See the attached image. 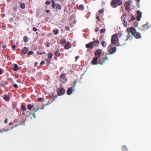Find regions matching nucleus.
Masks as SVG:
<instances>
[{"label": "nucleus", "instance_id": "f257e3e1", "mask_svg": "<svg viewBox=\"0 0 151 151\" xmlns=\"http://www.w3.org/2000/svg\"><path fill=\"white\" fill-rule=\"evenodd\" d=\"M102 51V50L100 49H98L96 50L95 53V56L93 58L91 62L92 65H102L105 63L106 61L109 60V58L107 56V53L105 54V56L101 59V56Z\"/></svg>", "mask_w": 151, "mask_h": 151}, {"label": "nucleus", "instance_id": "f03ea898", "mask_svg": "<svg viewBox=\"0 0 151 151\" xmlns=\"http://www.w3.org/2000/svg\"><path fill=\"white\" fill-rule=\"evenodd\" d=\"M126 31L129 34L131 32L132 36L136 39H140L142 37L140 34L137 32L135 29L133 27L131 28L128 27L126 30Z\"/></svg>", "mask_w": 151, "mask_h": 151}, {"label": "nucleus", "instance_id": "7ed1b4c3", "mask_svg": "<svg viewBox=\"0 0 151 151\" xmlns=\"http://www.w3.org/2000/svg\"><path fill=\"white\" fill-rule=\"evenodd\" d=\"M122 35L121 33L116 34L114 35L111 37V44H116L118 40V37H120Z\"/></svg>", "mask_w": 151, "mask_h": 151}, {"label": "nucleus", "instance_id": "20e7f679", "mask_svg": "<svg viewBox=\"0 0 151 151\" xmlns=\"http://www.w3.org/2000/svg\"><path fill=\"white\" fill-rule=\"evenodd\" d=\"M122 4V2L121 0H112L111 3V6L114 8Z\"/></svg>", "mask_w": 151, "mask_h": 151}, {"label": "nucleus", "instance_id": "39448f33", "mask_svg": "<svg viewBox=\"0 0 151 151\" xmlns=\"http://www.w3.org/2000/svg\"><path fill=\"white\" fill-rule=\"evenodd\" d=\"M65 73H63L60 76L59 80L61 83L63 84L65 83L67 81V79L65 77Z\"/></svg>", "mask_w": 151, "mask_h": 151}, {"label": "nucleus", "instance_id": "423d86ee", "mask_svg": "<svg viewBox=\"0 0 151 151\" xmlns=\"http://www.w3.org/2000/svg\"><path fill=\"white\" fill-rule=\"evenodd\" d=\"M108 51L109 52V55L112 54L114 53L116 50V47H112L110 45L107 48Z\"/></svg>", "mask_w": 151, "mask_h": 151}, {"label": "nucleus", "instance_id": "0eeeda50", "mask_svg": "<svg viewBox=\"0 0 151 151\" xmlns=\"http://www.w3.org/2000/svg\"><path fill=\"white\" fill-rule=\"evenodd\" d=\"M65 90L63 88H59L57 91V95H56L55 98H56L58 96L63 95L65 93Z\"/></svg>", "mask_w": 151, "mask_h": 151}, {"label": "nucleus", "instance_id": "6e6552de", "mask_svg": "<svg viewBox=\"0 0 151 151\" xmlns=\"http://www.w3.org/2000/svg\"><path fill=\"white\" fill-rule=\"evenodd\" d=\"M137 13L138 14V16L137 17V20L139 21L140 20V19L142 17V13L139 10H137Z\"/></svg>", "mask_w": 151, "mask_h": 151}, {"label": "nucleus", "instance_id": "1a4fd4ad", "mask_svg": "<svg viewBox=\"0 0 151 151\" xmlns=\"http://www.w3.org/2000/svg\"><path fill=\"white\" fill-rule=\"evenodd\" d=\"M71 47V43L69 42H68L65 44V45L64 47V48L65 49H68L69 48H70Z\"/></svg>", "mask_w": 151, "mask_h": 151}, {"label": "nucleus", "instance_id": "9d476101", "mask_svg": "<svg viewBox=\"0 0 151 151\" xmlns=\"http://www.w3.org/2000/svg\"><path fill=\"white\" fill-rule=\"evenodd\" d=\"M74 88L73 87L69 88L67 91V93L68 95H70L72 94Z\"/></svg>", "mask_w": 151, "mask_h": 151}, {"label": "nucleus", "instance_id": "9b49d317", "mask_svg": "<svg viewBox=\"0 0 151 151\" xmlns=\"http://www.w3.org/2000/svg\"><path fill=\"white\" fill-rule=\"evenodd\" d=\"M86 47L87 48L92 49L93 47V46L92 42H90L88 44L86 45Z\"/></svg>", "mask_w": 151, "mask_h": 151}, {"label": "nucleus", "instance_id": "f8f14e48", "mask_svg": "<svg viewBox=\"0 0 151 151\" xmlns=\"http://www.w3.org/2000/svg\"><path fill=\"white\" fill-rule=\"evenodd\" d=\"M28 50L27 47H23L21 50V51L24 54H27L28 52Z\"/></svg>", "mask_w": 151, "mask_h": 151}, {"label": "nucleus", "instance_id": "ddd939ff", "mask_svg": "<svg viewBox=\"0 0 151 151\" xmlns=\"http://www.w3.org/2000/svg\"><path fill=\"white\" fill-rule=\"evenodd\" d=\"M93 45H94L95 46H98L99 43V41L98 40H94L92 42Z\"/></svg>", "mask_w": 151, "mask_h": 151}, {"label": "nucleus", "instance_id": "4468645a", "mask_svg": "<svg viewBox=\"0 0 151 151\" xmlns=\"http://www.w3.org/2000/svg\"><path fill=\"white\" fill-rule=\"evenodd\" d=\"M52 53L50 52L48 53L47 55V57L48 58V59H46L45 60L47 61H49L52 58Z\"/></svg>", "mask_w": 151, "mask_h": 151}, {"label": "nucleus", "instance_id": "2eb2a0df", "mask_svg": "<svg viewBox=\"0 0 151 151\" xmlns=\"http://www.w3.org/2000/svg\"><path fill=\"white\" fill-rule=\"evenodd\" d=\"M101 42V45L103 47H105L106 46L107 43L106 41L102 40Z\"/></svg>", "mask_w": 151, "mask_h": 151}, {"label": "nucleus", "instance_id": "dca6fc26", "mask_svg": "<svg viewBox=\"0 0 151 151\" xmlns=\"http://www.w3.org/2000/svg\"><path fill=\"white\" fill-rule=\"evenodd\" d=\"M13 70L14 71H17L18 70V65L17 64H14V65Z\"/></svg>", "mask_w": 151, "mask_h": 151}, {"label": "nucleus", "instance_id": "f3484780", "mask_svg": "<svg viewBox=\"0 0 151 151\" xmlns=\"http://www.w3.org/2000/svg\"><path fill=\"white\" fill-rule=\"evenodd\" d=\"M9 130V129L8 128L6 129L4 128V129H0V133H2L3 132H7Z\"/></svg>", "mask_w": 151, "mask_h": 151}, {"label": "nucleus", "instance_id": "a211bd4d", "mask_svg": "<svg viewBox=\"0 0 151 151\" xmlns=\"http://www.w3.org/2000/svg\"><path fill=\"white\" fill-rule=\"evenodd\" d=\"M10 98L9 96L7 95L4 96V99L6 101H9L10 100Z\"/></svg>", "mask_w": 151, "mask_h": 151}, {"label": "nucleus", "instance_id": "6ab92c4d", "mask_svg": "<svg viewBox=\"0 0 151 151\" xmlns=\"http://www.w3.org/2000/svg\"><path fill=\"white\" fill-rule=\"evenodd\" d=\"M55 8L57 10H61L62 9V6L58 4H56Z\"/></svg>", "mask_w": 151, "mask_h": 151}, {"label": "nucleus", "instance_id": "aec40b11", "mask_svg": "<svg viewBox=\"0 0 151 151\" xmlns=\"http://www.w3.org/2000/svg\"><path fill=\"white\" fill-rule=\"evenodd\" d=\"M52 8L53 9L55 8L56 4H55L54 0H52Z\"/></svg>", "mask_w": 151, "mask_h": 151}, {"label": "nucleus", "instance_id": "412c9836", "mask_svg": "<svg viewBox=\"0 0 151 151\" xmlns=\"http://www.w3.org/2000/svg\"><path fill=\"white\" fill-rule=\"evenodd\" d=\"M20 108L21 110L23 111H25L27 110V108H26L25 106L23 105H21Z\"/></svg>", "mask_w": 151, "mask_h": 151}, {"label": "nucleus", "instance_id": "4be33fe9", "mask_svg": "<svg viewBox=\"0 0 151 151\" xmlns=\"http://www.w3.org/2000/svg\"><path fill=\"white\" fill-rule=\"evenodd\" d=\"M122 151H128L127 147L125 145H123L122 147Z\"/></svg>", "mask_w": 151, "mask_h": 151}, {"label": "nucleus", "instance_id": "5701e85b", "mask_svg": "<svg viewBox=\"0 0 151 151\" xmlns=\"http://www.w3.org/2000/svg\"><path fill=\"white\" fill-rule=\"evenodd\" d=\"M60 53L58 50L55 51V55L57 57H58L60 55Z\"/></svg>", "mask_w": 151, "mask_h": 151}, {"label": "nucleus", "instance_id": "b1692460", "mask_svg": "<svg viewBox=\"0 0 151 151\" xmlns=\"http://www.w3.org/2000/svg\"><path fill=\"white\" fill-rule=\"evenodd\" d=\"M150 26H148V24L147 23L146 24H145L142 25V27L144 28H146L147 29L148 28L150 27Z\"/></svg>", "mask_w": 151, "mask_h": 151}, {"label": "nucleus", "instance_id": "393cba45", "mask_svg": "<svg viewBox=\"0 0 151 151\" xmlns=\"http://www.w3.org/2000/svg\"><path fill=\"white\" fill-rule=\"evenodd\" d=\"M66 42V40L65 39H61L60 40V43L63 45Z\"/></svg>", "mask_w": 151, "mask_h": 151}, {"label": "nucleus", "instance_id": "a878e982", "mask_svg": "<svg viewBox=\"0 0 151 151\" xmlns=\"http://www.w3.org/2000/svg\"><path fill=\"white\" fill-rule=\"evenodd\" d=\"M53 32H54L55 35H56L58 34V30L57 29L55 28L53 30Z\"/></svg>", "mask_w": 151, "mask_h": 151}, {"label": "nucleus", "instance_id": "bb28decb", "mask_svg": "<svg viewBox=\"0 0 151 151\" xmlns=\"http://www.w3.org/2000/svg\"><path fill=\"white\" fill-rule=\"evenodd\" d=\"M135 18L134 16H133L129 20L128 23H130L131 22L134 20H135Z\"/></svg>", "mask_w": 151, "mask_h": 151}, {"label": "nucleus", "instance_id": "cd10ccee", "mask_svg": "<svg viewBox=\"0 0 151 151\" xmlns=\"http://www.w3.org/2000/svg\"><path fill=\"white\" fill-rule=\"evenodd\" d=\"M122 22H123L124 27H127V22L125 20Z\"/></svg>", "mask_w": 151, "mask_h": 151}, {"label": "nucleus", "instance_id": "c85d7f7f", "mask_svg": "<svg viewBox=\"0 0 151 151\" xmlns=\"http://www.w3.org/2000/svg\"><path fill=\"white\" fill-rule=\"evenodd\" d=\"M34 107V105L30 104H29L27 106V108L29 110H31L32 108Z\"/></svg>", "mask_w": 151, "mask_h": 151}, {"label": "nucleus", "instance_id": "c756f323", "mask_svg": "<svg viewBox=\"0 0 151 151\" xmlns=\"http://www.w3.org/2000/svg\"><path fill=\"white\" fill-rule=\"evenodd\" d=\"M131 2L129 1H127L124 4L125 6H129L130 5Z\"/></svg>", "mask_w": 151, "mask_h": 151}, {"label": "nucleus", "instance_id": "7c9ffc66", "mask_svg": "<svg viewBox=\"0 0 151 151\" xmlns=\"http://www.w3.org/2000/svg\"><path fill=\"white\" fill-rule=\"evenodd\" d=\"M79 10H83L84 9V6L83 5H80L78 7Z\"/></svg>", "mask_w": 151, "mask_h": 151}, {"label": "nucleus", "instance_id": "2f4dec72", "mask_svg": "<svg viewBox=\"0 0 151 151\" xmlns=\"http://www.w3.org/2000/svg\"><path fill=\"white\" fill-rule=\"evenodd\" d=\"M23 41L25 42H27L28 41V38L26 36H24L23 38Z\"/></svg>", "mask_w": 151, "mask_h": 151}, {"label": "nucleus", "instance_id": "473e14b6", "mask_svg": "<svg viewBox=\"0 0 151 151\" xmlns=\"http://www.w3.org/2000/svg\"><path fill=\"white\" fill-rule=\"evenodd\" d=\"M20 7L22 9H24L25 8V6L24 4L21 3L20 4Z\"/></svg>", "mask_w": 151, "mask_h": 151}, {"label": "nucleus", "instance_id": "72a5a7b5", "mask_svg": "<svg viewBox=\"0 0 151 151\" xmlns=\"http://www.w3.org/2000/svg\"><path fill=\"white\" fill-rule=\"evenodd\" d=\"M104 9H102L101 10H100L98 12H99L100 13L103 14L104 12Z\"/></svg>", "mask_w": 151, "mask_h": 151}, {"label": "nucleus", "instance_id": "f704fd0d", "mask_svg": "<svg viewBox=\"0 0 151 151\" xmlns=\"http://www.w3.org/2000/svg\"><path fill=\"white\" fill-rule=\"evenodd\" d=\"M106 30L105 29H102L100 30V33H104L105 32Z\"/></svg>", "mask_w": 151, "mask_h": 151}, {"label": "nucleus", "instance_id": "c9c22d12", "mask_svg": "<svg viewBox=\"0 0 151 151\" xmlns=\"http://www.w3.org/2000/svg\"><path fill=\"white\" fill-rule=\"evenodd\" d=\"M45 51H43L42 52H40L39 51H37V53L39 54L40 55H41L43 54H45Z\"/></svg>", "mask_w": 151, "mask_h": 151}, {"label": "nucleus", "instance_id": "e433bc0d", "mask_svg": "<svg viewBox=\"0 0 151 151\" xmlns=\"http://www.w3.org/2000/svg\"><path fill=\"white\" fill-rule=\"evenodd\" d=\"M121 19L122 22L125 20L124 19V14L121 17Z\"/></svg>", "mask_w": 151, "mask_h": 151}, {"label": "nucleus", "instance_id": "4c0bfd02", "mask_svg": "<svg viewBox=\"0 0 151 151\" xmlns=\"http://www.w3.org/2000/svg\"><path fill=\"white\" fill-rule=\"evenodd\" d=\"M33 52L32 51H30L28 53V55H30L32 54H33Z\"/></svg>", "mask_w": 151, "mask_h": 151}, {"label": "nucleus", "instance_id": "58836bf2", "mask_svg": "<svg viewBox=\"0 0 151 151\" xmlns=\"http://www.w3.org/2000/svg\"><path fill=\"white\" fill-rule=\"evenodd\" d=\"M125 9L127 11H129L130 10L129 6H125Z\"/></svg>", "mask_w": 151, "mask_h": 151}, {"label": "nucleus", "instance_id": "ea45409f", "mask_svg": "<svg viewBox=\"0 0 151 151\" xmlns=\"http://www.w3.org/2000/svg\"><path fill=\"white\" fill-rule=\"evenodd\" d=\"M96 19L97 20H98L99 21H100V17L99 16L96 15Z\"/></svg>", "mask_w": 151, "mask_h": 151}, {"label": "nucleus", "instance_id": "a19ab883", "mask_svg": "<svg viewBox=\"0 0 151 151\" xmlns=\"http://www.w3.org/2000/svg\"><path fill=\"white\" fill-rule=\"evenodd\" d=\"M65 29L66 30H68L69 29V27L68 26H66L65 27Z\"/></svg>", "mask_w": 151, "mask_h": 151}, {"label": "nucleus", "instance_id": "79ce46f5", "mask_svg": "<svg viewBox=\"0 0 151 151\" xmlns=\"http://www.w3.org/2000/svg\"><path fill=\"white\" fill-rule=\"evenodd\" d=\"M46 4H50L51 3V2L48 1H47L45 3Z\"/></svg>", "mask_w": 151, "mask_h": 151}, {"label": "nucleus", "instance_id": "37998d69", "mask_svg": "<svg viewBox=\"0 0 151 151\" xmlns=\"http://www.w3.org/2000/svg\"><path fill=\"white\" fill-rule=\"evenodd\" d=\"M12 47L13 49V50H14L15 48V45H14L12 46Z\"/></svg>", "mask_w": 151, "mask_h": 151}, {"label": "nucleus", "instance_id": "c03bdc74", "mask_svg": "<svg viewBox=\"0 0 151 151\" xmlns=\"http://www.w3.org/2000/svg\"><path fill=\"white\" fill-rule=\"evenodd\" d=\"M16 107V105L14 104H13L12 108L13 109H15Z\"/></svg>", "mask_w": 151, "mask_h": 151}, {"label": "nucleus", "instance_id": "a18cd8bd", "mask_svg": "<svg viewBox=\"0 0 151 151\" xmlns=\"http://www.w3.org/2000/svg\"><path fill=\"white\" fill-rule=\"evenodd\" d=\"M33 30L35 32H36L37 31V29L35 27H33Z\"/></svg>", "mask_w": 151, "mask_h": 151}, {"label": "nucleus", "instance_id": "49530a36", "mask_svg": "<svg viewBox=\"0 0 151 151\" xmlns=\"http://www.w3.org/2000/svg\"><path fill=\"white\" fill-rule=\"evenodd\" d=\"M42 100V99L41 98H40L38 99V101L39 102H41Z\"/></svg>", "mask_w": 151, "mask_h": 151}, {"label": "nucleus", "instance_id": "de8ad7c7", "mask_svg": "<svg viewBox=\"0 0 151 151\" xmlns=\"http://www.w3.org/2000/svg\"><path fill=\"white\" fill-rule=\"evenodd\" d=\"M130 37V36L129 35H128L127 36H126L127 39L126 40H128L129 39V38Z\"/></svg>", "mask_w": 151, "mask_h": 151}, {"label": "nucleus", "instance_id": "09e8293b", "mask_svg": "<svg viewBox=\"0 0 151 151\" xmlns=\"http://www.w3.org/2000/svg\"><path fill=\"white\" fill-rule=\"evenodd\" d=\"M13 87L15 88H18V86L17 84H15L14 85Z\"/></svg>", "mask_w": 151, "mask_h": 151}, {"label": "nucleus", "instance_id": "8fccbe9b", "mask_svg": "<svg viewBox=\"0 0 151 151\" xmlns=\"http://www.w3.org/2000/svg\"><path fill=\"white\" fill-rule=\"evenodd\" d=\"M45 46L47 47H49L50 46V44L48 43H46Z\"/></svg>", "mask_w": 151, "mask_h": 151}, {"label": "nucleus", "instance_id": "3c124183", "mask_svg": "<svg viewBox=\"0 0 151 151\" xmlns=\"http://www.w3.org/2000/svg\"><path fill=\"white\" fill-rule=\"evenodd\" d=\"M39 109V108H37L36 109L35 108L34 109V113H35Z\"/></svg>", "mask_w": 151, "mask_h": 151}, {"label": "nucleus", "instance_id": "603ef678", "mask_svg": "<svg viewBox=\"0 0 151 151\" xmlns=\"http://www.w3.org/2000/svg\"><path fill=\"white\" fill-rule=\"evenodd\" d=\"M45 62L44 61H42L41 62V63H40V64L41 65H42L44 64H45Z\"/></svg>", "mask_w": 151, "mask_h": 151}, {"label": "nucleus", "instance_id": "864d4df0", "mask_svg": "<svg viewBox=\"0 0 151 151\" xmlns=\"http://www.w3.org/2000/svg\"><path fill=\"white\" fill-rule=\"evenodd\" d=\"M6 47V45H3L2 46V47L3 49L5 48Z\"/></svg>", "mask_w": 151, "mask_h": 151}, {"label": "nucleus", "instance_id": "5fc2aeb1", "mask_svg": "<svg viewBox=\"0 0 151 151\" xmlns=\"http://www.w3.org/2000/svg\"><path fill=\"white\" fill-rule=\"evenodd\" d=\"M99 30V28L98 27H97L96 29H95V32H97Z\"/></svg>", "mask_w": 151, "mask_h": 151}, {"label": "nucleus", "instance_id": "6e6d98bb", "mask_svg": "<svg viewBox=\"0 0 151 151\" xmlns=\"http://www.w3.org/2000/svg\"><path fill=\"white\" fill-rule=\"evenodd\" d=\"M37 64H38V63L37 62H36L34 64L35 67H37Z\"/></svg>", "mask_w": 151, "mask_h": 151}, {"label": "nucleus", "instance_id": "4d7b16f0", "mask_svg": "<svg viewBox=\"0 0 151 151\" xmlns=\"http://www.w3.org/2000/svg\"><path fill=\"white\" fill-rule=\"evenodd\" d=\"M76 81H75L74 82V86H73V87L74 88L76 85Z\"/></svg>", "mask_w": 151, "mask_h": 151}, {"label": "nucleus", "instance_id": "13d9d810", "mask_svg": "<svg viewBox=\"0 0 151 151\" xmlns=\"http://www.w3.org/2000/svg\"><path fill=\"white\" fill-rule=\"evenodd\" d=\"M17 9V7H14L13 8V11H16Z\"/></svg>", "mask_w": 151, "mask_h": 151}, {"label": "nucleus", "instance_id": "bf43d9fd", "mask_svg": "<svg viewBox=\"0 0 151 151\" xmlns=\"http://www.w3.org/2000/svg\"><path fill=\"white\" fill-rule=\"evenodd\" d=\"M4 122L6 124L7 123V119L6 118L4 120Z\"/></svg>", "mask_w": 151, "mask_h": 151}, {"label": "nucleus", "instance_id": "052dcab7", "mask_svg": "<svg viewBox=\"0 0 151 151\" xmlns=\"http://www.w3.org/2000/svg\"><path fill=\"white\" fill-rule=\"evenodd\" d=\"M104 38V36H100V40H102Z\"/></svg>", "mask_w": 151, "mask_h": 151}, {"label": "nucleus", "instance_id": "680f3d73", "mask_svg": "<svg viewBox=\"0 0 151 151\" xmlns=\"http://www.w3.org/2000/svg\"><path fill=\"white\" fill-rule=\"evenodd\" d=\"M32 114L34 118H35L36 117L34 113H33Z\"/></svg>", "mask_w": 151, "mask_h": 151}, {"label": "nucleus", "instance_id": "e2e57ef3", "mask_svg": "<svg viewBox=\"0 0 151 151\" xmlns=\"http://www.w3.org/2000/svg\"><path fill=\"white\" fill-rule=\"evenodd\" d=\"M17 82L19 83H20L21 82V81L20 79H18L17 80Z\"/></svg>", "mask_w": 151, "mask_h": 151}, {"label": "nucleus", "instance_id": "0e129e2a", "mask_svg": "<svg viewBox=\"0 0 151 151\" xmlns=\"http://www.w3.org/2000/svg\"><path fill=\"white\" fill-rule=\"evenodd\" d=\"M45 12L46 13H48L50 12V11L49 10H47L45 11Z\"/></svg>", "mask_w": 151, "mask_h": 151}, {"label": "nucleus", "instance_id": "69168bd1", "mask_svg": "<svg viewBox=\"0 0 151 151\" xmlns=\"http://www.w3.org/2000/svg\"><path fill=\"white\" fill-rule=\"evenodd\" d=\"M15 77L16 78H18L19 77V76L18 74H15Z\"/></svg>", "mask_w": 151, "mask_h": 151}, {"label": "nucleus", "instance_id": "338daca9", "mask_svg": "<svg viewBox=\"0 0 151 151\" xmlns=\"http://www.w3.org/2000/svg\"><path fill=\"white\" fill-rule=\"evenodd\" d=\"M140 0H137L136 2L138 4H139V2H140Z\"/></svg>", "mask_w": 151, "mask_h": 151}, {"label": "nucleus", "instance_id": "774afa93", "mask_svg": "<svg viewBox=\"0 0 151 151\" xmlns=\"http://www.w3.org/2000/svg\"><path fill=\"white\" fill-rule=\"evenodd\" d=\"M12 124H13L12 122H10V123H9V126H10L11 125H12Z\"/></svg>", "mask_w": 151, "mask_h": 151}]
</instances>
